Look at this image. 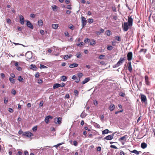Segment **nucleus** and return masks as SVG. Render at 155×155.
<instances>
[{"label":"nucleus","mask_w":155,"mask_h":155,"mask_svg":"<svg viewBox=\"0 0 155 155\" xmlns=\"http://www.w3.org/2000/svg\"><path fill=\"white\" fill-rule=\"evenodd\" d=\"M61 87V84L58 83L54 84L53 86V88L55 89Z\"/></svg>","instance_id":"obj_20"},{"label":"nucleus","mask_w":155,"mask_h":155,"mask_svg":"<svg viewBox=\"0 0 155 155\" xmlns=\"http://www.w3.org/2000/svg\"><path fill=\"white\" fill-rule=\"evenodd\" d=\"M133 57V54L131 52H129L128 53L127 55V59L129 61L132 60Z\"/></svg>","instance_id":"obj_7"},{"label":"nucleus","mask_w":155,"mask_h":155,"mask_svg":"<svg viewBox=\"0 0 155 155\" xmlns=\"http://www.w3.org/2000/svg\"><path fill=\"white\" fill-rule=\"evenodd\" d=\"M90 80V79L89 78H87L83 81L81 83L82 84H84L86 83L87 82Z\"/></svg>","instance_id":"obj_19"},{"label":"nucleus","mask_w":155,"mask_h":155,"mask_svg":"<svg viewBox=\"0 0 155 155\" xmlns=\"http://www.w3.org/2000/svg\"><path fill=\"white\" fill-rule=\"evenodd\" d=\"M38 83L41 84L43 83V81L42 79H39L38 80Z\"/></svg>","instance_id":"obj_40"},{"label":"nucleus","mask_w":155,"mask_h":155,"mask_svg":"<svg viewBox=\"0 0 155 155\" xmlns=\"http://www.w3.org/2000/svg\"><path fill=\"white\" fill-rule=\"evenodd\" d=\"M125 60V57L122 58H121L119 61L117 62V63L115 64L113 67L114 68L117 67H118L120 65L122 64V63L124 62Z\"/></svg>","instance_id":"obj_1"},{"label":"nucleus","mask_w":155,"mask_h":155,"mask_svg":"<svg viewBox=\"0 0 155 155\" xmlns=\"http://www.w3.org/2000/svg\"><path fill=\"white\" fill-rule=\"evenodd\" d=\"M123 111V109H122L121 110H120L119 111H116L115 112V113L116 114H118L119 113H121Z\"/></svg>","instance_id":"obj_49"},{"label":"nucleus","mask_w":155,"mask_h":155,"mask_svg":"<svg viewBox=\"0 0 155 155\" xmlns=\"http://www.w3.org/2000/svg\"><path fill=\"white\" fill-rule=\"evenodd\" d=\"M18 80L19 81L21 82H23L24 80V79L21 76H19L18 77Z\"/></svg>","instance_id":"obj_32"},{"label":"nucleus","mask_w":155,"mask_h":155,"mask_svg":"<svg viewBox=\"0 0 155 155\" xmlns=\"http://www.w3.org/2000/svg\"><path fill=\"white\" fill-rule=\"evenodd\" d=\"M37 130V126L34 127L32 128V130L34 132H35Z\"/></svg>","instance_id":"obj_43"},{"label":"nucleus","mask_w":155,"mask_h":155,"mask_svg":"<svg viewBox=\"0 0 155 155\" xmlns=\"http://www.w3.org/2000/svg\"><path fill=\"white\" fill-rule=\"evenodd\" d=\"M74 94L76 96H77L79 93V92L77 90H75L74 91Z\"/></svg>","instance_id":"obj_48"},{"label":"nucleus","mask_w":155,"mask_h":155,"mask_svg":"<svg viewBox=\"0 0 155 155\" xmlns=\"http://www.w3.org/2000/svg\"><path fill=\"white\" fill-rule=\"evenodd\" d=\"M43 104H44V103H43V101H41L40 102V104H39V107H42L43 106Z\"/></svg>","instance_id":"obj_54"},{"label":"nucleus","mask_w":155,"mask_h":155,"mask_svg":"<svg viewBox=\"0 0 155 155\" xmlns=\"http://www.w3.org/2000/svg\"><path fill=\"white\" fill-rule=\"evenodd\" d=\"M19 17L20 23L22 25L24 24L25 22V19L24 17L21 15H19Z\"/></svg>","instance_id":"obj_13"},{"label":"nucleus","mask_w":155,"mask_h":155,"mask_svg":"<svg viewBox=\"0 0 155 155\" xmlns=\"http://www.w3.org/2000/svg\"><path fill=\"white\" fill-rule=\"evenodd\" d=\"M16 69L19 71H21L22 70V68L18 66L16 67Z\"/></svg>","instance_id":"obj_47"},{"label":"nucleus","mask_w":155,"mask_h":155,"mask_svg":"<svg viewBox=\"0 0 155 155\" xmlns=\"http://www.w3.org/2000/svg\"><path fill=\"white\" fill-rule=\"evenodd\" d=\"M52 7L53 10L54 11H55V10L56 9L57 6L55 5H54V6H53Z\"/></svg>","instance_id":"obj_61"},{"label":"nucleus","mask_w":155,"mask_h":155,"mask_svg":"<svg viewBox=\"0 0 155 155\" xmlns=\"http://www.w3.org/2000/svg\"><path fill=\"white\" fill-rule=\"evenodd\" d=\"M67 77L65 76H63L61 77V80L62 81H67Z\"/></svg>","instance_id":"obj_24"},{"label":"nucleus","mask_w":155,"mask_h":155,"mask_svg":"<svg viewBox=\"0 0 155 155\" xmlns=\"http://www.w3.org/2000/svg\"><path fill=\"white\" fill-rule=\"evenodd\" d=\"M52 27L53 28L55 29H56L58 28V24H53L52 25Z\"/></svg>","instance_id":"obj_26"},{"label":"nucleus","mask_w":155,"mask_h":155,"mask_svg":"<svg viewBox=\"0 0 155 155\" xmlns=\"http://www.w3.org/2000/svg\"><path fill=\"white\" fill-rule=\"evenodd\" d=\"M106 33L107 36H109L111 34V31L109 30L107 31Z\"/></svg>","instance_id":"obj_41"},{"label":"nucleus","mask_w":155,"mask_h":155,"mask_svg":"<svg viewBox=\"0 0 155 155\" xmlns=\"http://www.w3.org/2000/svg\"><path fill=\"white\" fill-rule=\"evenodd\" d=\"M141 99L142 102L145 103L147 101V99L146 96L143 94H141Z\"/></svg>","instance_id":"obj_8"},{"label":"nucleus","mask_w":155,"mask_h":155,"mask_svg":"<svg viewBox=\"0 0 155 155\" xmlns=\"http://www.w3.org/2000/svg\"><path fill=\"white\" fill-rule=\"evenodd\" d=\"M119 95L122 97H124L125 95V94L124 93L120 92L119 93Z\"/></svg>","instance_id":"obj_34"},{"label":"nucleus","mask_w":155,"mask_h":155,"mask_svg":"<svg viewBox=\"0 0 155 155\" xmlns=\"http://www.w3.org/2000/svg\"><path fill=\"white\" fill-rule=\"evenodd\" d=\"M114 133L111 135H109L104 138V139L110 140L113 139Z\"/></svg>","instance_id":"obj_14"},{"label":"nucleus","mask_w":155,"mask_h":155,"mask_svg":"<svg viewBox=\"0 0 155 155\" xmlns=\"http://www.w3.org/2000/svg\"><path fill=\"white\" fill-rule=\"evenodd\" d=\"M38 25L39 26H42L43 25V22L42 20H38Z\"/></svg>","instance_id":"obj_25"},{"label":"nucleus","mask_w":155,"mask_h":155,"mask_svg":"<svg viewBox=\"0 0 155 155\" xmlns=\"http://www.w3.org/2000/svg\"><path fill=\"white\" fill-rule=\"evenodd\" d=\"M120 155H125L124 153L122 151H120Z\"/></svg>","instance_id":"obj_64"},{"label":"nucleus","mask_w":155,"mask_h":155,"mask_svg":"<svg viewBox=\"0 0 155 155\" xmlns=\"http://www.w3.org/2000/svg\"><path fill=\"white\" fill-rule=\"evenodd\" d=\"M90 39L88 38H85L84 40V42L86 43H89L90 42Z\"/></svg>","instance_id":"obj_37"},{"label":"nucleus","mask_w":155,"mask_h":155,"mask_svg":"<svg viewBox=\"0 0 155 155\" xmlns=\"http://www.w3.org/2000/svg\"><path fill=\"white\" fill-rule=\"evenodd\" d=\"M115 106L113 104H111L110 105L109 109L110 111H113L115 108Z\"/></svg>","instance_id":"obj_17"},{"label":"nucleus","mask_w":155,"mask_h":155,"mask_svg":"<svg viewBox=\"0 0 155 155\" xmlns=\"http://www.w3.org/2000/svg\"><path fill=\"white\" fill-rule=\"evenodd\" d=\"M92 42H91L90 43V45H93L96 44V42L94 39H92Z\"/></svg>","instance_id":"obj_30"},{"label":"nucleus","mask_w":155,"mask_h":155,"mask_svg":"<svg viewBox=\"0 0 155 155\" xmlns=\"http://www.w3.org/2000/svg\"><path fill=\"white\" fill-rule=\"evenodd\" d=\"M129 27L128 24L127 22H124L123 25H122L123 29L124 31H127L129 28Z\"/></svg>","instance_id":"obj_4"},{"label":"nucleus","mask_w":155,"mask_h":155,"mask_svg":"<svg viewBox=\"0 0 155 155\" xmlns=\"http://www.w3.org/2000/svg\"><path fill=\"white\" fill-rule=\"evenodd\" d=\"M78 64L76 63H74L72 64H71L69 65V67L70 68H74L78 67Z\"/></svg>","instance_id":"obj_18"},{"label":"nucleus","mask_w":155,"mask_h":155,"mask_svg":"<svg viewBox=\"0 0 155 155\" xmlns=\"http://www.w3.org/2000/svg\"><path fill=\"white\" fill-rule=\"evenodd\" d=\"M25 155H28L29 153L27 150H25L24 151Z\"/></svg>","instance_id":"obj_62"},{"label":"nucleus","mask_w":155,"mask_h":155,"mask_svg":"<svg viewBox=\"0 0 155 155\" xmlns=\"http://www.w3.org/2000/svg\"><path fill=\"white\" fill-rule=\"evenodd\" d=\"M105 57V55L103 54H101L99 57V59H104V58Z\"/></svg>","instance_id":"obj_33"},{"label":"nucleus","mask_w":155,"mask_h":155,"mask_svg":"<svg viewBox=\"0 0 155 155\" xmlns=\"http://www.w3.org/2000/svg\"><path fill=\"white\" fill-rule=\"evenodd\" d=\"M115 39L119 41H121V38L120 36H116L115 37Z\"/></svg>","instance_id":"obj_29"},{"label":"nucleus","mask_w":155,"mask_h":155,"mask_svg":"<svg viewBox=\"0 0 155 155\" xmlns=\"http://www.w3.org/2000/svg\"><path fill=\"white\" fill-rule=\"evenodd\" d=\"M52 118L53 117L52 116L50 115L48 116L45 117V121L47 124H48L49 122V119H52Z\"/></svg>","instance_id":"obj_10"},{"label":"nucleus","mask_w":155,"mask_h":155,"mask_svg":"<svg viewBox=\"0 0 155 155\" xmlns=\"http://www.w3.org/2000/svg\"><path fill=\"white\" fill-rule=\"evenodd\" d=\"M11 93L15 95L16 94L15 90L14 89H12L11 91Z\"/></svg>","instance_id":"obj_46"},{"label":"nucleus","mask_w":155,"mask_h":155,"mask_svg":"<svg viewBox=\"0 0 155 155\" xmlns=\"http://www.w3.org/2000/svg\"><path fill=\"white\" fill-rule=\"evenodd\" d=\"M87 21L84 17H81V23L82 27H84L86 25Z\"/></svg>","instance_id":"obj_5"},{"label":"nucleus","mask_w":155,"mask_h":155,"mask_svg":"<svg viewBox=\"0 0 155 155\" xmlns=\"http://www.w3.org/2000/svg\"><path fill=\"white\" fill-rule=\"evenodd\" d=\"M127 137V135H124L122 137H120V138L118 139V140L119 141H120L122 143V144H124V143H123L122 140H124L125 141H126V138Z\"/></svg>","instance_id":"obj_11"},{"label":"nucleus","mask_w":155,"mask_h":155,"mask_svg":"<svg viewBox=\"0 0 155 155\" xmlns=\"http://www.w3.org/2000/svg\"><path fill=\"white\" fill-rule=\"evenodd\" d=\"M40 68L41 69H43V68H47V67H46L44 65H42L41 64H40Z\"/></svg>","instance_id":"obj_35"},{"label":"nucleus","mask_w":155,"mask_h":155,"mask_svg":"<svg viewBox=\"0 0 155 155\" xmlns=\"http://www.w3.org/2000/svg\"><path fill=\"white\" fill-rule=\"evenodd\" d=\"M14 63H15V64H14L15 65V66L16 67H18V62H16V61H14Z\"/></svg>","instance_id":"obj_59"},{"label":"nucleus","mask_w":155,"mask_h":155,"mask_svg":"<svg viewBox=\"0 0 155 155\" xmlns=\"http://www.w3.org/2000/svg\"><path fill=\"white\" fill-rule=\"evenodd\" d=\"M93 21V19L92 18H89L88 19V22L90 24L92 23Z\"/></svg>","instance_id":"obj_38"},{"label":"nucleus","mask_w":155,"mask_h":155,"mask_svg":"<svg viewBox=\"0 0 155 155\" xmlns=\"http://www.w3.org/2000/svg\"><path fill=\"white\" fill-rule=\"evenodd\" d=\"M1 76L2 77V78H4L5 77V75L3 73H2L0 74Z\"/></svg>","instance_id":"obj_63"},{"label":"nucleus","mask_w":155,"mask_h":155,"mask_svg":"<svg viewBox=\"0 0 155 155\" xmlns=\"http://www.w3.org/2000/svg\"><path fill=\"white\" fill-rule=\"evenodd\" d=\"M40 33L42 35H43L45 34V32L44 30H41L40 31Z\"/></svg>","instance_id":"obj_55"},{"label":"nucleus","mask_w":155,"mask_h":155,"mask_svg":"<svg viewBox=\"0 0 155 155\" xmlns=\"http://www.w3.org/2000/svg\"><path fill=\"white\" fill-rule=\"evenodd\" d=\"M71 57H72L71 55H65L64 56V59L67 60L68 58H71Z\"/></svg>","instance_id":"obj_27"},{"label":"nucleus","mask_w":155,"mask_h":155,"mask_svg":"<svg viewBox=\"0 0 155 155\" xmlns=\"http://www.w3.org/2000/svg\"><path fill=\"white\" fill-rule=\"evenodd\" d=\"M73 144L74 146H76L78 144V143L76 141L74 140L73 141Z\"/></svg>","instance_id":"obj_51"},{"label":"nucleus","mask_w":155,"mask_h":155,"mask_svg":"<svg viewBox=\"0 0 155 155\" xmlns=\"http://www.w3.org/2000/svg\"><path fill=\"white\" fill-rule=\"evenodd\" d=\"M22 136H25L28 137L33 136V134L29 131H26L24 132L22 134Z\"/></svg>","instance_id":"obj_2"},{"label":"nucleus","mask_w":155,"mask_h":155,"mask_svg":"<svg viewBox=\"0 0 155 155\" xmlns=\"http://www.w3.org/2000/svg\"><path fill=\"white\" fill-rule=\"evenodd\" d=\"M25 57L27 59H30L32 57L31 53L30 52H27L25 54Z\"/></svg>","instance_id":"obj_9"},{"label":"nucleus","mask_w":155,"mask_h":155,"mask_svg":"<svg viewBox=\"0 0 155 155\" xmlns=\"http://www.w3.org/2000/svg\"><path fill=\"white\" fill-rule=\"evenodd\" d=\"M113 48V47L110 45H107V49L109 51L111 50Z\"/></svg>","instance_id":"obj_31"},{"label":"nucleus","mask_w":155,"mask_h":155,"mask_svg":"<svg viewBox=\"0 0 155 155\" xmlns=\"http://www.w3.org/2000/svg\"><path fill=\"white\" fill-rule=\"evenodd\" d=\"M109 132V130L108 129H106L103 130L102 132V133L103 134H108Z\"/></svg>","instance_id":"obj_28"},{"label":"nucleus","mask_w":155,"mask_h":155,"mask_svg":"<svg viewBox=\"0 0 155 155\" xmlns=\"http://www.w3.org/2000/svg\"><path fill=\"white\" fill-rule=\"evenodd\" d=\"M22 153V152L19 151L18 152L16 155H21Z\"/></svg>","instance_id":"obj_56"},{"label":"nucleus","mask_w":155,"mask_h":155,"mask_svg":"<svg viewBox=\"0 0 155 155\" xmlns=\"http://www.w3.org/2000/svg\"><path fill=\"white\" fill-rule=\"evenodd\" d=\"M81 54L80 52H78L76 54V56L77 58H79L81 56Z\"/></svg>","instance_id":"obj_42"},{"label":"nucleus","mask_w":155,"mask_h":155,"mask_svg":"<svg viewBox=\"0 0 155 155\" xmlns=\"http://www.w3.org/2000/svg\"><path fill=\"white\" fill-rule=\"evenodd\" d=\"M8 111L10 113H13L14 112L13 110L11 108H8Z\"/></svg>","instance_id":"obj_50"},{"label":"nucleus","mask_w":155,"mask_h":155,"mask_svg":"<svg viewBox=\"0 0 155 155\" xmlns=\"http://www.w3.org/2000/svg\"><path fill=\"white\" fill-rule=\"evenodd\" d=\"M69 28L70 29L72 30H73L74 29V26L72 25H71V26H69Z\"/></svg>","instance_id":"obj_52"},{"label":"nucleus","mask_w":155,"mask_h":155,"mask_svg":"<svg viewBox=\"0 0 155 155\" xmlns=\"http://www.w3.org/2000/svg\"><path fill=\"white\" fill-rule=\"evenodd\" d=\"M86 115H85V114L84 113H82L81 114V117L82 118H84L85 116H86Z\"/></svg>","instance_id":"obj_44"},{"label":"nucleus","mask_w":155,"mask_h":155,"mask_svg":"<svg viewBox=\"0 0 155 155\" xmlns=\"http://www.w3.org/2000/svg\"><path fill=\"white\" fill-rule=\"evenodd\" d=\"M101 148L100 147H97V150L98 151H100L101 150Z\"/></svg>","instance_id":"obj_60"},{"label":"nucleus","mask_w":155,"mask_h":155,"mask_svg":"<svg viewBox=\"0 0 155 155\" xmlns=\"http://www.w3.org/2000/svg\"><path fill=\"white\" fill-rule=\"evenodd\" d=\"M9 80L12 83H14L15 82V80L11 77L9 78Z\"/></svg>","instance_id":"obj_36"},{"label":"nucleus","mask_w":155,"mask_h":155,"mask_svg":"<svg viewBox=\"0 0 155 155\" xmlns=\"http://www.w3.org/2000/svg\"><path fill=\"white\" fill-rule=\"evenodd\" d=\"M110 147H111V148H113L114 149H117V148L116 146H114V145H110Z\"/></svg>","instance_id":"obj_57"},{"label":"nucleus","mask_w":155,"mask_h":155,"mask_svg":"<svg viewBox=\"0 0 155 155\" xmlns=\"http://www.w3.org/2000/svg\"><path fill=\"white\" fill-rule=\"evenodd\" d=\"M26 25L27 26L31 29H33V28L34 27L32 24L28 20H26Z\"/></svg>","instance_id":"obj_12"},{"label":"nucleus","mask_w":155,"mask_h":155,"mask_svg":"<svg viewBox=\"0 0 155 155\" xmlns=\"http://www.w3.org/2000/svg\"><path fill=\"white\" fill-rule=\"evenodd\" d=\"M128 69L130 72H131L132 71V68L131 64V62H129L127 64Z\"/></svg>","instance_id":"obj_15"},{"label":"nucleus","mask_w":155,"mask_h":155,"mask_svg":"<svg viewBox=\"0 0 155 155\" xmlns=\"http://www.w3.org/2000/svg\"><path fill=\"white\" fill-rule=\"evenodd\" d=\"M147 144L146 143L144 142L142 143H141V147L142 149H144L147 147Z\"/></svg>","instance_id":"obj_21"},{"label":"nucleus","mask_w":155,"mask_h":155,"mask_svg":"<svg viewBox=\"0 0 155 155\" xmlns=\"http://www.w3.org/2000/svg\"><path fill=\"white\" fill-rule=\"evenodd\" d=\"M147 51V49L142 48L140 50L139 52L140 53L143 52L144 54H145L146 53Z\"/></svg>","instance_id":"obj_22"},{"label":"nucleus","mask_w":155,"mask_h":155,"mask_svg":"<svg viewBox=\"0 0 155 155\" xmlns=\"http://www.w3.org/2000/svg\"><path fill=\"white\" fill-rule=\"evenodd\" d=\"M40 76L39 73L38 72L36 73V74H35V77L38 78Z\"/></svg>","instance_id":"obj_58"},{"label":"nucleus","mask_w":155,"mask_h":155,"mask_svg":"<svg viewBox=\"0 0 155 155\" xmlns=\"http://www.w3.org/2000/svg\"><path fill=\"white\" fill-rule=\"evenodd\" d=\"M62 118L60 117L55 118L54 119V123L57 124H60L61 123Z\"/></svg>","instance_id":"obj_6"},{"label":"nucleus","mask_w":155,"mask_h":155,"mask_svg":"<svg viewBox=\"0 0 155 155\" xmlns=\"http://www.w3.org/2000/svg\"><path fill=\"white\" fill-rule=\"evenodd\" d=\"M129 151L131 153H133L135 154L136 155H138L139 154V152L136 150H134L133 151H130V150H129Z\"/></svg>","instance_id":"obj_23"},{"label":"nucleus","mask_w":155,"mask_h":155,"mask_svg":"<svg viewBox=\"0 0 155 155\" xmlns=\"http://www.w3.org/2000/svg\"><path fill=\"white\" fill-rule=\"evenodd\" d=\"M146 84L147 85H149L150 84V82L149 81V78L147 76L145 77Z\"/></svg>","instance_id":"obj_16"},{"label":"nucleus","mask_w":155,"mask_h":155,"mask_svg":"<svg viewBox=\"0 0 155 155\" xmlns=\"http://www.w3.org/2000/svg\"><path fill=\"white\" fill-rule=\"evenodd\" d=\"M78 75L79 78L80 79V78H81L83 76V74L82 73H79L78 74Z\"/></svg>","instance_id":"obj_39"},{"label":"nucleus","mask_w":155,"mask_h":155,"mask_svg":"<svg viewBox=\"0 0 155 155\" xmlns=\"http://www.w3.org/2000/svg\"><path fill=\"white\" fill-rule=\"evenodd\" d=\"M84 45V43L83 42H80V43L77 44V45L79 46H81L83 45Z\"/></svg>","instance_id":"obj_53"},{"label":"nucleus","mask_w":155,"mask_h":155,"mask_svg":"<svg viewBox=\"0 0 155 155\" xmlns=\"http://www.w3.org/2000/svg\"><path fill=\"white\" fill-rule=\"evenodd\" d=\"M132 17V16L128 17L127 23L130 27H131L133 25V19Z\"/></svg>","instance_id":"obj_3"},{"label":"nucleus","mask_w":155,"mask_h":155,"mask_svg":"<svg viewBox=\"0 0 155 155\" xmlns=\"http://www.w3.org/2000/svg\"><path fill=\"white\" fill-rule=\"evenodd\" d=\"M8 102V98H4V103L5 104H7Z\"/></svg>","instance_id":"obj_45"}]
</instances>
